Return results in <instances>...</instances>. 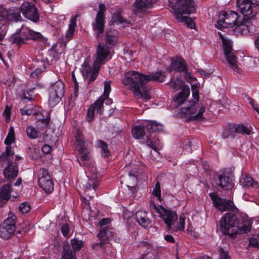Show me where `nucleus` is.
<instances>
[{
  "instance_id": "50",
  "label": "nucleus",
  "mask_w": 259,
  "mask_h": 259,
  "mask_svg": "<svg viewBox=\"0 0 259 259\" xmlns=\"http://www.w3.org/2000/svg\"><path fill=\"white\" fill-rule=\"evenodd\" d=\"M233 133L234 132V130H232V127H230L229 129H226L223 132L222 134V136L224 139L227 138L231 136L233 137L234 136Z\"/></svg>"
},
{
  "instance_id": "24",
  "label": "nucleus",
  "mask_w": 259,
  "mask_h": 259,
  "mask_svg": "<svg viewBox=\"0 0 259 259\" xmlns=\"http://www.w3.org/2000/svg\"><path fill=\"white\" fill-rule=\"evenodd\" d=\"M219 182L218 185L225 190H231L233 188L234 184L231 179L225 174H222L218 176Z\"/></svg>"
},
{
  "instance_id": "11",
  "label": "nucleus",
  "mask_w": 259,
  "mask_h": 259,
  "mask_svg": "<svg viewBox=\"0 0 259 259\" xmlns=\"http://www.w3.org/2000/svg\"><path fill=\"white\" fill-rule=\"evenodd\" d=\"M239 16L236 12L228 10L222 12L219 15L218 20V25L223 28L232 27L237 25Z\"/></svg>"
},
{
  "instance_id": "35",
  "label": "nucleus",
  "mask_w": 259,
  "mask_h": 259,
  "mask_svg": "<svg viewBox=\"0 0 259 259\" xmlns=\"http://www.w3.org/2000/svg\"><path fill=\"white\" fill-rule=\"evenodd\" d=\"M133 136L138 139H142L145 135V130L143 126L139 125L132 129Z\"/></svg>"
},
{
  "instance_id": "21",
  "label": "nucleus",
  "mask_w": 259,
  "mask_h": 259,
  "mask_svg": "<svg viewBox=\"0 0 259 259\" xmlns=\"http://www.w3.org/2000/svg\"><path fill=\"white\" fill-rule=\"evenodd\" d=\"M154 4L152 0H136L133 4V11L135 14L144 13Z\"/></svg>"
},
{
  "instance_id": "54",
  "label": "nucleus",
  "mask_w": 259,
  "mask_h": 259,
  "mask_svg": "<svg viewBox=\"0 0 259 259\" xmlns=\"http://www.w3.org/2000/svg\"><path fill=\"white\" fill-rule=\"evenodd\" d=\"M42 72V69L38 68L36 69L33 72L31 73V76L36 79H39V76Z\"/></svg>"
},
{
  "instance_id": "61",
  "label": "nucleus",
  "mask_w": 259,
  "mask_h": 259,
  "mask_svg": "<svg viewBox=\"0 0 259 259\" xmlns=\"http://www.w3.org/2000/svg\"><path fill=\"white\" fill-rule=\"evenodd\" d=\"M165 240L170 243H174L175 242V239L171 235L167 234L164 236Z\"/></svg>"
},
{
  "instance_id": "20",
  "label": "nucleus",
  "mask_w": 259,
  "mask_h": 259,
  "mask_svg": "<svg viewBox=\"0 0 259 259\" xmlns=\"http://www.w3.org/2000/svg\"><path fill=\"white\" fill-rule=\"evenodd\" d=\"M140 246L146 248L145 253L138 259H158L159 252L157 249L153 247L147 242H142Z\"/></svg>"
},
{
  "instance_id": "3",
  "label": "nucleus",
  "mask_w": 259,
  "mask_h": 259,
  "mask_svg": "<svg viewBox=\"0 0 259 259\" xmlns=\"http://www.w3.org/2000/svg\"><path fill=\"white\" fill-rule=\"evenodd\" d=\"M168 2L169 7L173 10L176 19L179 22H185L189 28H193L194 22L189 17L182 15L194 12L193 0H169Z\"/></svg>"
},
{
  "instance_id": "55",
  "label": "nucleus",
  "mask_w": 259,
  "mask_h": 259,
  "mask_svg": "<svg viewBox=\"0 0 259 259\" xmlns=\"http://www.w3.org/2000/svg\"><path fill=\"white\" fill-rule=\"evenodd\" d=\"M75 140V141H78V140H79V141H84L82 133L79 129L76 131Z\"/></svg>"
},
{
  "instance_id": "40",
  "label": "nucleus",
  "mask_w": 259,
  "mask_h": 259,
  "mask_svg": "<svg viewBox=\"0 0 259 259\" xmlns=\"http://www.w3.org/2000/svg\"><path fill=\"white\" fill-rule=\"evenodd\" d=\"M51 118L50 115L47 117L46 118L39 119L36 121V126L39 129L46 128L50 122Z\"/></svg>"
},
{
  "instance_id": "2",
  "label": "nucleus",
  "mask_w": 259,
  "mask_h": 259,
  "mask_svg": "<svg viewBox=\"0 0 259 259\" xmlns=\"http://www.w3.org/2000/svg\"><path fill=\"white\" fill-rule=\"evenodd\" d=\"M110 54V49L99 43L97 47V57L93 67L90 66L89 61L85 60L82 65L81 72L85 80L94 81L98 75L100 66L104 64L108 55Z\"/></svg>"
},
{
  "instance_id": "59",
  "label": "nucleus",
  "mask_w": 259,
  "mask_h": 259,
  "mask_svg": "<svg viewBox=\"0 0 259 259\" xmlns=\"http://www.w3.org/2000/svg\"><path fill=\"white\" fill-rule=\"evenodd\" d=\"M247 100L249 101V104L252 106V108L255 110V109L256 108H257L259 107V105L257 104H255L254 100L252 99L251 98L248 97L247 98Z\"/></svg>"
},
{
  "instance_id": "29",
  "label": "nucleus",
  "mask_w": 259,
  "mask_h": 259,
  "mask_svg": "<svg viewBox=\"0 0 259 259\" xmlns=\"http://www.w3.org/2000/svg\"><path fill=\"white\" fill-rule=\"evenodd\" d=\"M236 26V31L244 35L254 29V26L248 20L240 22Z\"/></svg>"
},
{
  "instance_id": "43",
  "label": "nucleus",
  "mask_w": 259,
  "mask_h": 259,
  "mask_svg": "<svg viewBox=\"0 0 259 259\" xmlns=\"http://www.w3.org/2000/svg\"><path fill=\"white\" fill-rule=\"evenodd\" d=\"M111 22L117 23H122L125 22L126 21L124 20V19L121 16L120 12H116L114 13L112 15Z\"/></svg>"
},
{
  "instance_id": "42",
  "label": "nucleus",
  "mask_w": 259,
  "mask_h": 259,
  "mask_svg": "<svg viewBox=\"0 0 259 259\" xmlns=\"http://www.w3.org/2000/svg\"><path fill=\"white\" fill-rule=\"evenodd\" d=\"M145 143L149 147H150L154 151H157V146L159 145V141L158 139L155 141H152L150 137L147 136Z\"/></svg>"
},
{
  "instance_id": "47",
  "label": "nucleus",
  "mask_w": 259,
  "mask_h": 259,
  "mask_svg": "<svg viewBox=\"0 0 259 259\" xmlns=\"http://www.w3.org/2000/svg\"><path fill=\"white\" fill-rule=\"evenodd\" d=\"M33 89H29L26 91V92L23 93L24 98H23V101L28 99L29 101H31L34 100V95H32V93L33 92Z\"/></svg>"
},
{
  "instance_id": "10",
  "label": "nucleus",
  "mask_w": 259,
  "mask_h": 259,
  "mask_svg": "<svg viewBox=\"0 0 259 259\" xmlns=\"http://www.w3.org/2000/svg\"><path fill=\"white\" fill-rule=\"evenodd\" d=\"M49 104L54 107L58 104L64 96L65 93V85L63 82H55L49 90Z\"/></svg>"
},
{
  "instance_id": "64",
  "label": "nucleus",
  "mask_w": 259,
  "mask_h": 259,
  "mask_svg": "<svg viewBox=\"0 0 259 259\" xmlns=\"http://www.w3.org/2000/svg\"><path fill=\"white\" fill-rule=\"evenodd\" d=\"M10 111L11 109L10 108H8V106H7L5 110V113L6 116V118H10Z\"/></svg>"
},
{
  "instance_id": "4",
  "label": "nucleus",
  "mask_w": 259,
  "mask_h": 259,
  "mask_svg": "<svg viewBox=\"0 0 259 259\" xmlns=\"http://www.w3.org/2000/svg\"><path fill=\"white\" fill-rule=\"evenodd\" d=\"M191 90L194 100L190 101L187 107L182 108L181 112L189 116L188 118L189 121H201L203 119V114L205 111V107H201L196 113L199 98L197 85L196 84L192 85Z\"/></svg>"
},
{
  "instance_id": "26",
  "label": "nucleus",
  "mask_w": 259,
  "mask_h": 259,
  "mask_svg": "<svg viewBox=\"0 0 259 259\" xmlns=\"http://www.w3.org/2000/svg\"><path fill=\"white\" fill-rule=\"evenodd\" d=\"M79 155H80V161L77 158V161H78L79 164L82 166L83 165L84 166L89 167L92 164L91 162H89V161L91 159V154L88 148H83L82 149H80L78 151Z\"/></svg>"
},
{
  "instance_id": "51",
  "label": "nucleus",
  "mask_w": 259,
  "mask_h": 259,
  "mask_svg": "<svg viewBox=\"0 0 259 259\" xmlns=\"http://www.w3.org/2000/svg\"><path fill=\"white\" fill-rule=\"evenodd\" d=\"M248 246L253 247L254 248H259V242L256 238L251 237L249 239Z\"/></svg>"
},
{
  "instance_id": "37",
  "label": "nucleus",
  "mask_w": 259,
  "mask_h": 259,
  "mask_svg": "<svg viewBox=\"0 0 259 259\" xmlns=\"http://www.w3.org/2000/svg\"><path fill=\"white\" fill-rule=\"evenodd\" d=\"M117 32H107L106 33V42L109 45H114L117 41Z\"/></svg>"
},
{
  "instance_id": "19",
  "label": "nucleus",
  "mask_w": 259,
  "mask_h": 259,
  "mask_svg": "<svg viewBox=\"0 0 259 259\" xmlns=\"http://www.w3.org/2000/svg\"><path fill=\"white\" fill-rule=\"evenodd\" d=\"M21 12L25 17L34 22L39 20V16L34 5L30 3L23 4Z\"/></svg>"
},
{
  "instance_id": "60",
  "label": "nucleus",
  "mask_w": 259,
  "mask_h": 259,
  "mask_svg": "<svg viewBox=\"0 0 259 259\" xmlns=\"http://www.w3.org/2000/svg\"><path fill=\"white\" fill-rule=\"evenodd\" d=\"M153 194L155 196L157 197V198L159 200H160V199H161V198H160V196H161L160 189H155L154 188L153 191Z\"/></svg>"
},
{
  "instance_id": "44",
  "label": "nucleus",
  "mask_w": 259,
  "mask_h": 259,
  "mask_svg": "<svg viewBox=\"0 0 259 259\" xmlns=\"http://www.w3.org/2000/svg\"><path fill=\"white\" fill-rule=\"evenodd\" d=\"M71 246H70L72 249H73V251L75 252L81 249L82 247V242H80L78 239H73L71 240Z\"/></svg>"
},
{
  "instance_id": "30",
  "label": "nucleus",
  "mask_w": 259,
  "mask_h": 259,
  "mask_svg": "<svg viewBox=\"0 0 259 259\" xmlns=\"http://www.w3.org/2000/svg\"><path fill=\"white\" fill-rule=\"evenodd\" d=\"M240 185L245 187H252L254 188H257L259 187V184L253 180L248 174H245L242 175L239 181Z\"/></svg>"
},
{
  "instance_id": "48",
  "label": "nucleus",
  "mask_w": 259,
  "mask_h": 259,
  "mask_svg": "<svg viewBox=\"0 0 259 259\" xmlns=\"http://www.w3.org/2000/svg\"><path fill=\"white\" fill-rule=\"evenodd\" d=\"M61 231L64 237H68L69 236L70 229L69 226L67 223H64L62 225Z\"/></svg>"
},
{
  "instance_id": "62",
  "label": "nucleus",
  "mask_w": 259,
  "mask_h": 259,
  "mask_svg": "<svg viewBox=\"0 0 259 259\" xmlns=\"http://www.w3.org/2000/svg\"><path fill=\"white\" fill-rule=\"evenodd\" d=\"M20 12H21V11L18 10V11L17 12L13 14V17L16 20H18L20 19V18L21 17Z\"/></svg>"
},
{
  "instance_id": "18",
  "label": "nucleus",
  "mask_w": 259,
  "mask_h": 259,
  "mask_svg": "<svg viewBox=\"0 0 259 259\" xmlns=\"http://www.w3.org/2000/svg\"><path fill=\"white\" fill-rule=\"evenodd\" d=\"M259 5V0H237V5L244 16L252 15L253 8Z\"/></svg>"
},
{
  "instance_id": "31",
  "label": "nucleus",
  "mask_w": 259,
  "mask_h": 259,
  "mask_svg": "<svg viewBox=\"0 0 259 259\" xmlns=\"http://www.w3.org/2000/svg\"><path fill=\"white\" fill-rule=\"evenodd\" d=\"M76 253L69 244L64 245L61 259H76Z\"/></svg>"
},
{
  "instance_id": "13",
  "label": "nucleus",
  "mask_w": 259,
  "mask_h": 259,
  "mask_svg": "<svg viewBox=\"0 0 259 259\" xmlns=\"http://www.w3.org/2000/svg\"><path fill=\"white\" fill-rule=\"evenodd\" d=\"M220 38L222 39L224 53L228 62L234 69H237V57L232 49V42L225 38L221 33L218 32Z\"/></svg>"
},
{
  "instance_id": "17",
  "label": "nucleus",
  "mask_w": 259,
  "mask_h": 259,
  "mask_svg": "<svg viewBox=\"0 0 259 259\" xmlns=\"http://www.w3.org/2000/svg\"><path fill=\"white\" fill-rule=\"evenodd\" d=\"M209 196L215 207L222 212L232 210L234 207L231 200L223 199L214 193H210Z\"/></svg>"
},
{
  "instance_id": "22",
  "label": "nucleus",
  "mask_w": 259,
  "mask_h": 259,
  "mask_svg": "<svg viewBox=\"0 0 259 259\" xmlns=\"http://www.w3.org/2000/svg\"><path fill=\"white\" fill-rule=\"evenodd\" d=\"M15 142V136L8 135L5 140V144L7 145L6 150L0 155L1 160H4L14 156V152L11 145Z\"/></svg>"
},
{
  "instance_id": "36",
  "label": "nucleus",
  "mask_w": 259,
  "mask_h": 259,
  "mask_svg": "<svg viewBox=\"0 0 259 259\" xmlns=\"http://www.w3.org/2000/svg\"><path fill=\"white\" fill-rule=\"evenodd\" d=\"M232 130H234V133H238L248 135L251 134V130L245 126L243 124L238 125L237 126L233 125L232 126Z\"/></svg>"
},
{
  "instance_id": "7",
  "label": "nucleus",
  "mask_w": 259,
  "mask_h": 259,
  "mask_svg": "<svg viewBox=\"0 0 259 259\" xmlns=\"http://www.w3.org/2000/svg\"><path fill=\"white\" fill-rule=\"evenodd\" d=\"M125 85L127 86L134 96L145 101L151 99L152 89L147 84V82H125Z\"/></svg>"
},
{
  "instance_id": "38",
  "label": "nucleus",
  "mask_w": 259,
  "mask_h": 259,
  "mask_svg": "<svg viewBox=\"0 0 259 259\" xmlns=\"http://www.w3.org/2000/svg\"><path fill=\"white\" fill-rule=\"evenodd\" d=\"M26 133L27 136L32 139H35L38 137L39 132L32 126H28L26 127Z\"/></svg>"
},
{
  "instance_id": "45",
  "label": "nucleus",
  "mask_w": 259,
  "mask_h": 259,
  "mask_svg": "<svg viewBox=\"0 0 259 259\" xmlns=\"http://www.w3.org/2000/svg\"><path fill=\"white\" fill-rule=\"evenodd\" d=\"M20 113L21 115H35L36 114V111L32 108H27V107L25 106L23 108L20 109Z\"/></svg>"
},
{
  "instance_id": "57",
  "label": "nucleus",
  "mask_w": 259,
  "mask_h": 259,
  "mask_svg": "<svg viewBox=\"0 0 259 259\" xmlns=\"http://www.w3.org/2000/svg\"><path fill=\"white\" fill-rule=\"evenodd\" d=\"M99 11L98 12L97 14H100L101 16L105 17L104 12L106 10V6L104 4H101L99 5Z\"/></svg>"
},
{
  "instance_id": "41",
  "label": "nucleus",
  "mask_w": 259,
  "mask_h": 259,
  "mask_svg": "<svg viewBox=\"0 0 259 259\" xmlns=\"http://www.w3.org/2000/svg\"><path fill=\"white\" fill-rule=\"evenodd\" d=\"M98 144L99 147L102 149V155L105 157H108L110 155V152L108 150L107 144H106V143L103 141L99 140Z\"/></svg>"
},
{
  "instance_id": "34",
  "label": "nucleus",
  "mask_w": 259,
  "mask_h": 259,
  "mask_svg": "<svg viewBox=\"0 0 259 259\" xmlns=\"http://www.w3.org/2000/svg\"><path fill=\"white\" fill-rule=\"evenodd\" d=\"M99 185V182L97 179H90L85 185V190L92 191L93 194H95L96 189Z\"/></svg>"
},
{
  "instance_id": "58",
  "label": "nucleus",
  "mask_w": 259,
  "mask_h": 259,
  "mask_svg": "<svg viewBox=\"0 0 259 259\" xmlns=\"http://www.w3.org/2000/svg\"><path fill=\"white\" fill-rule=\"evenodd\" d=\"M51 150V147L47 144H45L41 147V151L45 154H49Z\"/></svg>"
},
{
  "instance_id": "63",
  "label": "nucleus",
  "mask_w": 259,
  "mask_h": 259,
  "mask_svg": "<svg viewBox=\"0 0 259 259\" xmlns=\"http://www.w3.org/2000/svg\"><path fill=\"white\" fill-rule=\"evenodd\" d=\"M85 195L87 197H89L90 198H91L94 197L95 194H93L92 191L85 190Z\"/></svg>"
},
{
  "instance_id": "14",
  "label": "nucleus",
  "mask_w": 259,
  "mask_h": 259,
  "mask_svg": "<svg viewBox=\"0 0 259 259\" xmlns=\"http://www.w3.org/2000/svg\"><path fill=\"white\" fill-rule=\"evenodd\" d=\"M38 184L47 193H51L54 190V182L48 170L40 168L37 171Z\"/></svg>"
},
{
  "instance_id": "15",
  "label": "nucleus",
  "mask_w": 259,
  "mask_h": 259,
  "mask_svg": "<svg viewBox=\"0 0 259 259\" xmlns=\"http://www.w3.org/2000/svg\"><path fill=\"white\" fill-rule=\"evenodd\" d=\"M167 69L171 72L172 71H177L178 72L183 74L186 80L188 81H194L195 78L192 76L190 72H188L187 66L185 60L182 58H178L176 59H172L170 65L167 67Z\"/></svg>"
},
{
  "instance_id": "16",
  "label": "nucleus",
  "mask_w": 259,
  "mask_h": 259,
  "mask_svg": "<svg viewBox=\"0 0 259 259\" xmlns=\"http://www.w3.org/2000/svg\"><path fill=\"white\" fill-rule=\"evenodd\" d=\"M110 222V220L109 218H104L101 219L99 222V224L101 226L100 233L97 235L98 237L100 240V242L94 245L95 246H100L101 248L110 247V244H108V240L109 237V234L110 232L109 231L108 227H103V226L108 224Z\"/></svg>"
},
{
  "instance_id": "9",
  "label": "nucleus",
  "mask_w": 259,
  "mask_h": 259,
  "mask_svg": "<svg viewBox=\"0 0 259 259\" xmlns=\"http://www.w3.org/2000/svg\"><path fill=\"white\" fill-rule=\"evenodd\" d=\"M16 216L11 211L8 217L0 225V237L8 240L14 235L16 230Z\"/></svg>"
},
{
  "instance_id": "6",
  "label": "nucleus",
  "mask_w": 259,
  "mask_h": 259,
  "mask_svg": "<svg viewBox=\"0 0 259 259\" xmlns=\"http://www.w3.org/2000/svg\"><path fill=\"white\" fill-rule=\"evenodd\" d=\"M166 76V73L162 70L144 74L136 71H128L124 73V81H163Z\"/></svg>"
},
{
  "instance_id": "49",
  "label": "nucleus",
  "mask_w": 259,
  "mask_h": 259,
  "mask_svg": "<svg viewBox=\"0 0 259 259\" xmlns=\"http://www.w3.org/2000/svg\"><path fill=\"white\" fill-rule=\"evenodd\" d=\"M76 149L78 151L83 148H87V143L85 141H75Z\"/></svg>"
},
{
  "instance_id": "52",
  "label": "nucleus",
  "mask_w": 259,
  "mask_h": 259,
  "mask_svg": "<svg viewBox=\"0 0 259 259\" xmlns=\"http://www.w3.org/2000/svg\"><path fill=\"white\" fill-rule=\"evenodd\" d=\"M220 259H231L227 251H225L222 248L220 249Z\"/></svg>"
},
{
  "instance_id": "56",
  "label": "nucleus",
  "mask_w": 259,
  "mask_h": 259,
  "mask_svg": "<svg viewBox=\"0 0 259 259\" xmlns=\"http://www.w3.org/2000/svg\"><path fill=\"white\" fill-rule=\"evenodd\" d=\"M185 218L180 217L178 225V228L180 230H183L185 228Z\"/></svg>"
},
{
  "instance_id": "32",
  "label": "nucleus",
  "mask_w": 259,
  "mask_h": 259,
  "mask_svg": "<svg viewBox=\"0 0 259 259\" xmlns=\"http://www.w3.org/2000/svg\"><path fill=\"white\" fill-rule=\"evenodd\" d=\"M78 16V15H77L75 17H72L70 20V24L69 25V28L67 31L65 35L66 37L68 39H71L73 35L75 28L76 26V18Z\"/></svg>"
},
{
  "instance_id": "5",
  "label": "nucleus",
  "mask_w": 259,
  "mask_h": 259,
  "mask_svg": "<svg viewBox=\"0 0 259 259\" xmlns=\"http://www.w3.org/2000/svg\"><path fill=\"white\" fill-rule=\"evenodd\" d=\"M111 92V86L110 82H104V93L102 96L98 100L92 104L88 109L86 119L89 122H91L94 118L95 110H97V113L102 114L103 112V104L105 102L106 105L111 104L112 100L109 98V94Z\"/></svg>"
},
{
  "instance_id": "39",
  "label": "nucleus",
  "mask_w": 259,
  "mask_h": 259,
  "mask_svg": "<svg viewBox=\"0 0 259 259\" xmlns=\"http://www.w3.org/2000/svg\"><path fill=\"white\" fill-rule=\"evenodd\" d=\"M10 40L12 42L16 44L18 46L25 43V41L21 35L20 33L13 34L10 37Z\"/></svg>"
},
{
  "instance_id": "27",
  "label": "nucleus",
  "mask_w": 259,
  "mask_h": 259,
  "mask_svg": "<svg viewBox=\"0 0 259 259\" xmlns=\"http://www.w3.org/2000/svg\"><path fill=\"white\" fill-rule=\"evenodd\" d=\"M20 33L25 41L29 39L34 40L39 39L42 36L40 33L34 32L23 26L22 27Z\"/></svg>"
},
{
  "instance_id": "12",
  "label": "nucleus",
  "mask_w": 259,
  "mask_h": 259,
  "mask_svg": "<svg viewBox=\"0 0 259 259\" xmlns=\"http://www.w3.org/2000/svg\"><path fill=\"white\" fill-rule=\"evenodd\" d=\"M151 207L159 214V217L163 220L168 229L171 228V226L177 220L178 215L176 212L165 209L161 205H156L154 203L151 204Z\"/></svg>"
},
{
  "instance_id": "46",
  "label": "nucleus",
  "mask_w": 259,
  "mask_h": 259,
  "mask_svg": "<svg viewBox=\"0 0 259 259\" xmlns=\"http://www.w3.org/2000/svg\"><path fill=\"white\" fill-rule=\"evenodd\" d=\"M31 209V206L29 203L23 202L19 205V209L23 214L28 213Z\"/></svg>"
},
{
  "instance_id": "33",
  "label": "nucleus",
  "mask_w": 259,
  "mask_h": 259,
  "mask_svg": "<svg viewBox=\"0 0 259 259\" xmlns=\"http://www.w3.org/2000/svg\"><path fill=\"white\" fill-rule=\"evenodd\" d=\"M146 128L150 133H154L162 131L163 125L156 121H151L146 125Z\"/></svg>"
},
{
  "instance_id": "53",
  "label": "nucleus",
  "mask_w": 259,
  "mask_h": 259,
  "mask_svg": "<svg viewBox=\"0 0 259 259\" xmlns=\"http://www.w3.org/2000/svg\"><path fill=\"white\" fill-rule=\"evenodd\" d=\"M50 51L51 52V55L52 56L54 60H57L59 57L60 53L57 51V50L56 49V47L53 46Z\"/></svg>"
},
{
  "instance_id": "8",
  "label": "nucleus",
  "mask_w": 259,
  "mask_h": 259,
  "mask_svg": "<svg viewBox=\"0 0 259 259\" xmlns=\"http://www.w3.org/2000/svg\"><path fill=\"white\" fill-rule=\"evenodd\" d=\"M170 88L175 90H181L173 99L172 103L175 107L183 104L190 95V88L184 84V82H168L166 83Z\"/></svg>"
},
{
  "instance_id": "25",
  "label": "nucleus",
  "mask_w": 259,
  "mask_h": 259,
  "mask_svg": "<svg viewBox=\"0 0 259 259\" xmlns=\"http://www.w3.org/2000/svg\"><path fill=\"white\" fill-rule=\"evenodd\" d=\"M11 185L5 184L0 189V207L5 205L11 197Z\"/></svg>"
},
{
  "instance_id": "1",
  "label": "nucleus",
  "mask_w": 259,
  "mask_h": 259,
  "mask_svg": "<svg viewBox=\"0 0 259 259\" xmlns=\"http://www.w3.org/2000/svg\"><path fill=\"white\" fill-rule=\"evenodd\" d=\"M251 224L246 215L237 212L234 207L222 218L220 229L223 234L235 237L238 232L243 234L249 232Z\"/></svg>"
},
{
  "instance_id": "28",
  "label": "nucleus",
  "mask_w": 259,
  "mask_h": 259,
  "mask_svg": "<svg viewBox=\"0 0 259 259\" xmlns=\"http://www.w3.org/2000/svg\"><path fill=\"white\" fill-rule=\"evenodd\" d=\"M135 219L138 224L143 228H147L151 223V220L147 217L145 211L139 210L136 212Z\"/></svg>"
},
{
  "instance_id": "23",
  "label": "nucleus",
  "mask_w": 259,
  "mask_h": 259,
  "mask_svg": "<svg viewBox=\"0 0 259 259\" xmlns=\"http://www.w3.org/2000/svg\"><path fill=\"white\" fill-rule=\"evenodd\" d=\"M105 17L101 16L100 14H97L95 21L92 23L93 29L96 32V36L98 37L104 32L105 28Z\"/></svg>"
}]
</instances>
